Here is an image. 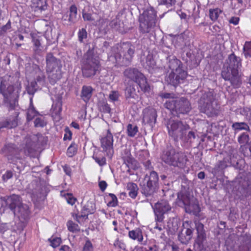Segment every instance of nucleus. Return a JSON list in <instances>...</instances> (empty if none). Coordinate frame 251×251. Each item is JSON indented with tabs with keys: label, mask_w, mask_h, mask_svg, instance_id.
Wrapping results in <instances>:
<instances>
[{
	"label": "nucleus",
	"mask_w": 251,
	"mask_h": 251,
	"mask_svg": "<svg viewBox=\"0 0 251 251\" xmlns=\"http://www.w3.org/2000/svg\"><path fill=\"white\" fill-rule=\"evenodd\" d=\"M195 138V133L194 131H189L187 134V133H185V135L184 136V138L181 139V140L186 141L187 142H191L192 139H194Z\"/></svg>",
	"instance_id": "obj_56"
},
{
	"label": "nucleus",
	"mask_w": 251,
	"mask_h": 251,
	"mask_svg": "<svg viewBox=\"0 0 251 251\" xmlns=\"http://www.w3.org/2000/svg\"><path fill=\"white\" fill-rule=\"evenodd\" d=\"M176 203L179 206L184 207L187 213H195L200 211L199 205L195 202L193 196L185 188L178 193Z\"/></svg>",
	"instance_id": "obj_6"
},
{
	"label": "nucleus",
	"mask_w": 251,
	"mask_h": 251,
	"mask_svg": "<svg viewBox=\"0 0 251 251\" xmlns=\"http://www.w3.org/2000/svg\"><path fill=\"white\" fill-rule=\"evenodd\" d=\"M230 163L228 158H224L222 160L219 161L213 169L212 173L216 175L222 173L223 170L226 168Z\"/></svg>",
	"instance_id": "obj_33"
},
{
	"label": "nucleus",
	"mask_w": 251,
	"mask_h": 251,
	"mask_svg": "<svg viewBox=\"0 0 251 251\" xmlns=\"http://www.w3.org/2000/svg\"><path fill=\"white\" fill-rule=\"evenodd\" d=\"M38 112L33 107L32 98H30V107L27 109L26 112V118L28 121L32 120L34 117L37 114Z\"/></svg>",
	"instance_id": "obj_46"
},
{
	"label": "nucleus",
	"mask_w": 251,
	"mask_h": 251,
	"mask_svg": "<svg viewBox=\"0 0 251 251\" xmlns=\"http://www.w3.org/2000/svg\"><path fill=\"white\" fill-rule=\"evenodd\" d=\"M99 60L92 56L87 57L84 61L82 72L84 77H90L94 76L100 68Z\"/></svg>",
	"instance_id": "obj_13"
},
{
	"label": "nucleus",
	"mask_w": 251,
	"mask_h": 251,
	"mask_svg": "<svg viewBox=\"0 0 251 251\" xmlns=\"http://www.w3.org/2000/svg\"><path fill=\"white\" fill-rule=\"evenodd\" d=\"M134 50V47L129 43H123L118 52L114 54L116 62L122 66L129 65L131 62Z\"/></svg>",
	"instance_id": "obj_10"
},
{
	"label": "nucleus",
	"mask_w": 251,
	"mask_h": 251,
	"mask_svg": "<svg viewBox=\"0 0 251 251\" xmlns=\"http://www.w3.org/2000/svg\"><path fill=\"white\" fill-rule=\"evenodd\" d=\"M19 205L16 209L17 213L13 214L14 216H17L19 218L24 220L27 219L29 217L30 214L28 206L23 204L22 202Z\"/></svg>",
	"instance_id": "obj_30"
},
{
	"label": "nucleus",
	"mask_w": 251,
	"mask_h": 251,
	"mask_svg": "<svg viewBox=\"0 0 251 251\" xmlns=\"http://www.w3.org/2000/svg\"><path fill=\"white\" fill-rule=\"evenodd\" d=\"M159 4L165 5L169 7L174 5L176 2V0H157Z\"/></svg>",
	"instance_id": "obj_61"
},
{
	"label": "nucleus",
	"mask_w": 251,
	"mask_h": 251,
	"mask_svg": "<svg viewBox=\"0 0 251 251\" xmlns=\"http://www.w3.org/2000/svg\"><path fill=\"white\" fill-rule=\"evenodd\" d=\"M5 207L10 209L13 214L17 213L16 209L22 202L20 197L17 195H12L3 198Z\"/></svg>",
	"instance_id": "obj_20"
},
{
	"label": "nucleus",
	"mask_w": 251,
	"mask_h": 251,
	"mask_svg": "<svg viewBox=\"0 0 251 251\" xmlns=\"http://www.w3.org/2000/svg\"><path fill=\"white\" fill-rule=\"evenodd\" d=\"M93 88L90 86H83L82 88L81 97L85 102L88 101L92 95Z\"/></svg>",
	"instance_id": "obj_40"
},
{
	"label": "nucleus",
	"mask_w": 251,
	"mask_h": 251,
	"mask_svg": "<svg viewBox=\"0 0 251 251\" xmlns=\"http://www.w3.org/2000/svg\"><path fill=\"white\" fill-rule=\"evenodd\" d=\"M222 12V11L217 8L215 9H209V17L213 21H216L219 16V15Z\"/></svg>",
	"instance_id": "obj_48"
},
{
	"label": "nucleus",
	"mask_w": 251,
	"mask_h": 251,
	"mask_svg": "<svg viewBox=\"0 0 251 251\" xmlns=\"http://www.w3.org/2000/svg\"><path fill=\"white\" fill-rule=\"evenodd\" d=\"M195 228L197 233V241L199 245L202 244L206 238L204 225L199 221H195Z\"/></svg>",
	"instance_id": "obj_29"
},
{
	"label": "nucleus",
	"mask_w": 251,
	"mask_h": 251,
	"mask_svg": "<svg viewBox=\"0 0 251 251\" xmlns=\"http://www.w3.org/2000/svg\"><path fill=\"white\" fill-rule=\"evenodd\" d=\"M82 209L86 212V213L89 214L94 213L95 211V209L93 206V204L91 202H87L85 205L83 206Z\"/></svg>",
	"instance_id": "obj_53"
},
{
	"label": "nucleus",
	"mask_w": 251,
	"mask_h": 251,
	"mask_svg": "<svg viewBox=\"0 0 251 251\" xmlns=\"http://www.w3.org/2000/svg\"><path fill=\"white\" fill-rule=\"evenodd\" d=\"M239 251H251V235L245 233L238 238Z\"/></svg>",
	"instance_id": "obj_23"
},
{
	"label": "nucleus",
	"mask_w": 251,
	"mask_h": 251,
	"mask_svg": "<svg viewBox=\"0 0 251 251\" xmlns=\"http://www.w3.org/2000/svg\"><path fill=\"white\" fill-rule=\"evenodd\" d=\"M244 53L245 56L251 57V41L246 42L243 48Z\"/></svg>",
	"instance_id": "obj_55"
},
{
	"label": "nucleus",
	"mask_w": 251,
	"mask_h": 251,
	"mask_svg": "<svg viewBox=\"0 0 251 251\" xmlns=\"http://www.w3.org/2000/svg\"><path fill=\"white\" fill-rule=\"evenodd\" d=\"M231 127L235 131L243 130L248 131L251 130L249 125L245 122H235L232 124Z\"/></svg>",
	"instance_id": "obj_41"
},
{
	"label": "nucleus",
	"mask_w": 251,
	"mask_h": 251,
	"mask_svg": "<svg viewBox=\"0 0 251 251\" xmlns=\"http://www.w3.org/2000/svg\"><path fill=\"white\" fill-rule=\"evenodd\" d=\"M109 196L110 198V201L108 202L107 206H112L115 207L118 204V200L116 196L112 193L109 194Z\"/></svg>",
	"instance_id": "obj_57"
},
{
	"label": "nucleus",
	"mask_w": 251,
	"mask_h": 251,
	"mask_svg": "<svg viewBox=\"0 0 251 251\" xmlns=\"http://www.w3.org/2000/svg\"><path fill=\"white\" fill-rule=\"evenodd\" d=\"M248 145H241L239 148V151L243 154L244 156H249V152L248 151L249 148Z\"/></svg>",
	"instance_id": "obj_63"
},
{
	"label": "nucleus",
	"mask_w": 251,
	"mask_h": 251,
	"mask_svg": "<svg viewBox=\"0 0 251 251\" xmlns=\"http://www.w3.org/2000/svg\"><path fill=\"white\" fill-rule=\"evenodd\" d=\"M1 151L3 153L7 156L9 163L16 164L18 161H20L19 157V150L14 144H9L5 145Z\"/></svg>",
	"instance_id": "obj_17"
},
{
	"label": "nucleus",
	"mask_w": 251,
	"mask_h": 251,
	"mask_svg": "<svg viewBox=\"0 0 251 251\" xmlns=\"http://www.w3.org/2000/svg\"><path fill=\"white\" fill-rule=\"evenodd\" d=\"M168 66L175 72L186 71L182 63L174 56H170L168 58Z\"/></svg>",
	"instance_id": "obj_26"
},
{
	"label": "nucleus",
	"mask_w": 251,
	"mask_h": 251,
	"mask_svg": "<svg viewBox=\"0 0 251 251\" xmlns=\"http://www.w3.org/2000/svg\"><path fill=\"white\" fill-rule=\"evenodd\" d=\"M123 22L117 17L113 19L109 24V25L112 28L120 32H122L123 30Z\"/></svg>",
	"instance_id": "obj_44"
},
{
	"label": "nucleus",
	"mask_w": 251,
	"mask_h": 251,
	"mask_svg": "<svg viewBox=\"0 0 251 251\" xmlns=\"http://www.w3.org/2000/svg\"><path fill=\"white\" fill-rule=\"evenodd\" d=\"M49 240L50 241V245L53 248H56L58 247L61 242V239L60 238L56 237L52 239H49Z\"/></svg>",
	"instance_id": "obj_64"
},
{
	"label": "nucleus",
	"mask_w": 251,
	"mask_h": 251,
	"mask_svg": "<svg viewBox=\"0 0 251 251\" xmlns=\"http://www.w3.org/2000/svg\"><path fill=\"white\" fill-rule=\"evenodd\" d=\"M250 138L246 132L242 133L238 137V142L240 145H248L249 146Z\"/></svg>",
	"instance_id": "obj_47"
},
{
	"label": "nucleus",
	"mask_w": 251,
	"mask_h": 251,
	"mask_svg": "<svg viewBox=\"0 0 251 251\" xmlns=\"http://www.w3.org/2000/svg\"><path fill=\"white\" fill-rule=\"evenodd\" d=\"M161 158L162 161L168 165L179 168L184 167L188 160L186 155L184 153L176 151L172 148L165 151L163 152Z\"/></svg>",
	"instance_id": "obj_4"
},
{
	"label": "nucleus",
	"mask_w": 251,
	"mask_h": 251,
	"mask_svg": "<svg viewBox=\"0 0 251 251\" xmlns=\"http://www.w3.org/2000/svg\"><path fill=\"white\" fill-rule=\"evenodd\" d=\"M31 42L33 44V51L34 55H40L42 53L43 47L41 42L43 37L36 33H30Z\"/></svg>",
	"instance_id": "obj_24"
},
{
	"label": "nucleus",
	"mask_w": 251,
	"mask_h": 251,
	"mask_svg": "<svg viewBox=\"0 0 251 251\" xmlns=\"http://www.w3.org/2000/svg\"><path fill=\"white\" fill-rule=\"evenodd\" d=\"M35 80L34 81H36L37 84L39 83V85L43 86L45 84L46 79L44 72L38 66L35 68Z\"/></svg>",
	"instance_id": "obj_35"
},
{
	"label": "nucleus",
	"mask_w": 251,
	"mask_h": 251,
	"mask_svg": "<svg viewBox=\"0 0 251 251\" xmlns=\"http://www.w3.org/2000/svg\"><path fill=\"white\" fill-rule=\"evenodd\" d=\"M221 76L225 80L229 81L231 85L234 88L239 87L242 83L241 77L238 70L223 66Z\"/></svg>",
	"instance_id": "obj_14"
},
{
	"label": "nucleus",
	"mask_w": 251,
	"mask_h": 251,
	"mask_svg": "<svg viewBox=\"0 0 251 251\" xmlns=\"http://www.w3.org/2000/svg\"><path fill=\"white\" fill-rule=\"evenodd\" d=\"M82 17L84 21L92 22L95 20V18L92 14L84 11L82 12Z\"/></svg>",
	"instance_id": "obj_62"
},
{
	"label": "nucleus",
	"mask_w": 251,
	"mask_h": 251,
	"mask_svg": "<svg viewBox=\"0 0 251 251\" xmlns=\"http://www.w3.org/2000/svg\"><path fill=\"white\" fill-rule=\"evenodd\" d=\"M87 37V32L86 29L84 28H82L79 29L78 32V40L81 43L83 42V40L86 39Z\"/></svg>",
	"instance_id": "obj_58"
},
{
	"label": "nucleus",
	"mask_w": 251,
	"mask_h": 251,
	"mask_svg": "<svg viewBox=\"0 0 251 251\" xmlns=\"http://www.w3.org/2000/svg\"><path fill=\"white\" fill-rule=\"evenodd\" d=\"M164 105L174 115L188 114L192 108L189 100L185 97L167 100Z\"/></svg>",
	"instance_id": "obj_5"
},
{
	"label": "nucleus",
	"mask_w": 251,
	"mask_h": 251,
	"mask_svg": "<svg viewBox=\"0 0 251 251\" xmlns=\"http://www.w3.org/2000/svg\"><path fill=\"white\" fill-rule=\"evenodd\" d=\"M89 214L86 213V212L82 209L81 211V214L78 215V214H73V217L74 219H75L78 223H80L79 220L80 218H82L85 219H88V215Z\"/></svg>",
	"instance_id": "obj_59"
},
{
	"label": "nucleus",
	"mask_w": 251,
	"mask_h": 251,
	"mask_svg": "<svg viewBox=\"0 0 251 251\" xmlns=\"http://www.w3.org/2000/svg\"><path fill=\"white\" fill-rule=\"evenodd\" d=\"M156 11L152 7L143 9L138 18L140 31L142 33H148L153 31L156 25Z\"/></svg>",
	"instance_id": "obj_2"
},
{
	"label": "nucleus",
	"mask_w": 251,
	"mask_h": 251,
	"mask_svg": "<svg viewBox=\"0 0 251 251\" xmlns=\"http://www.w3.org/2000/svg\"><path fill=\"white\" fill-rule=\"evenodd\" d=\"M48 141L47 137L41 134H33L25 138V145L24 148L25 153L27 155L34 152L40 146L46 145Z\"/></svg>",
	"instance_id": "obj_11"
},
{
	"label": "nucleus",
	"mask_w": 251,
	"mask_h": 251,
	"mask_svg": "<svg viewBox=\"0 0 251 251\" xmlns=\"http://www.w3.org/2000/svg\"><path fill=\"white\" fill-rule=\"evenodd\" d=\"M123 74L125 77L137 83L144 92H149L150 86L147 82V79L138 69L128 68L124 71Z\"/></svg>",
	"instance_id": "obj_9"
},
{
	"label": "nucleus",
	"mask_w": 251,
	"mask_h": 251,
	"mask_svg": "<svg viewBox=\"0 0 251 251\" xmlns=\"http://www.w3.org/2000/svg\"><path fill=\"white\" fill-rule=\"evenodd\" d=\"M187 75V71L175 72L172 71L165 77V81L168 84L174 87H176L183 82Z\"/></svg>",
	"instance_id": "obj_16"
},
{
	"label": "nucleus",
	"mask_w": 251,
	"mask_h": 251,
	"mask_svg": "<svg viewBox=\"0 0 251 251\" xmlns=\"http://www.w3.org/2000/svg\"><path fill=\"white\" fill-rule=\"evenodd\" d=\"M127 190L128 191L129 196L133 199L136 198L138 194V188L136 184L129 182L126 185Z\"/></svg>",
	"instance_id": "obj_42"
},
{
	"label": "nucleus",
	"mask_w": 251,
	"mask_h": 251,
	"mask_svg": "<svg viewBox=\"0 0 251 251\" xmlns=\"http://www.w3.org/2000/svg\"><path fill=\"white\" fill-rule=\"evenodd\" d=\"M19 74L5 75L0 78V94L3 97V102L9 110L14 109L18 104L21 83Z\"/></svg>",
	"instance_id": "obj_1"
},
{
	"label": "nucleus",
	"mask_w": 251,
	"mask_h": 251,
	"mask_svg": "<svg viewBox=\"0 0 251 251\" xmlns=\"http://www.w3.org/2000/svg\"><path fill=\"white\" fill-rule=\"evenodd\" d=\"M67 226L68 230L71 232H76L80 230L78 225L74 223L72 221H69L67 222Z\"/></svg>",
	"instance_id": "obj_51"
},
{
	"label": "nucleus",
	"mask_w": 251,
	"mask_h": 251,
	"mask_svg": "<svg viewBox=\"0 0 251 251\" xmlns=\"http://www.w3.org/2000/svg\"><path fill=\"white\" fill-rule=\"evenodd\" d=\"M125 98L128 102L135 103V100L138 99V96L136 93V90L133 85H129L125 89Z\"/></svg>",
	"instance_id": "obj_31"
},
{
	"label": "nucleus",
	"mask_w": 251,
	"mask_h": 251,
	"mask_svg": "<svg viewBox=\"0 0 251 251\" xmlns=\"http://www.w3.org/2000/svg\"><path fill=\"white\" fill-rule=\"evenodd\" d=\"M46 72H50L54 69H61L62 65L59 59L55 57L51 53H47L46 57Z\"/></svg>",
	"instance_id": "obj_22"
},
{
	"label": "nucleus",
	"mask_w": 251,
	"mask_h": 251,
	"mask_svg": "<svg viewBox=\"0 0 251 251\" xmlns=\"http://www.w3.org/2000/svg\"><path fill=\"white\" fill-rule=\"evenodd\" d=\"M34 125L36 127H43L47 125V122L44 118H37L34 121Z\"/></svg>",
	"instance_id": "obj_60"
},
{
	"label": "nucleus",
	"mask_w": 251,
	"mask_h": 251,
	"mask_svg": "<svg viewBox=\"0 0 251 251\" xmlns=\"http://www.w3.org/2000/svg\"><path fill=\"white\" fill-rule=\"evenodd\" d=\"M168 134L175 141L184 138L190 128L189 125L179 120L170 119L167 123Z\"/></svg>",
	"instance_id": "obj_7"
},
{
	"label": "nucleus",
	"mask_w": 251,
	"mask_h": 251,
	"mask_svg": "<svg viewBox=\"0 0 251 251\" xmlns=\"http://www.w3.org/2000/svg\"><path fill=\"white\" fill-rule=\"evenodd\" d=\"M30 189L32 194L39 199H43L46 196L44 189L41 187L40 184L36 180H33L29 185Z\"/></svg>",
	"instance_id": "obj_27"
},
{
	"label": "nucleus",
	"mask_w": 251,
	"mask_h": 251,
	"mask_svg": "<svg viewBox=\"0 0 251 251\" xmlns=\"http://www.w3.org/2000/svg\"><path fill=\"white\" fill-rule=\"evenodd\" d=\"M141 62L145 68H148L149 69L154 68L156 64L152 54L150 53L145 57L142 58Z\"/></svg>",
	"instance_id": "obj_37"
},
{
	"label": "nucleus",
	"mask_w": 251,
	"mask_h": 251,
	"mask_svg": "<svg viewBox=\"0 0 251 251\" xmlns=\"http://www.w3.org/2000/svg\"><path fill=\"white\" fill-rule=\"evenodd\" d=\"M176 41L180 46H186L189 42V37L188 33L184 32L182 34L178 35L176 37Z\"/></svg>",
	"instance_id": "obj_43"
},
{
	"label": "nucleus",
	"mask_w": 251,
	"mask_h": 251,
	"mask_svg": "<svg viewBox=\"0 0 251 251\" xmlns=\"http://www.w3.org/2000/svg\"><path fill=\"white\" fill-rule=\"evenodd\" d=\"M128 235L130 238L134 240H137L139 242H142L143 240L142 231L139 228H136L135 229L129 231Z\"/></svg>",
	"instance_id": "obj_38"
},
{
	"label": "nucleus",
	"mask_w": 251,
	"mask_h": 251,
	"mask_svg": "<svg viewBox=\"0 0 251 251\" xmlns=\"http://www.w3.org/2000/svg\"><path fill=\"white\" fill-rule=\"evenodd\" d=\"M50 83L53 84L62 77L61 69H54L50 72H47Z\"/></svg>",
	"instance_id": "obj_36"
},
{
	"label": "nucleus",
	"mask_w": 251,
	"mask_h": 251,
	"mask_svg": "<svg viewBox=\"0 0 251 251\" xmlns=\"http://www.w3.org/2000/svg\"><path fill=\"white\" fill-rule=\"evenodd\" d=\"M180 224V220L177 218L170 219L167 225L168 231L170 234L174 235L178 229Z\"/></svg>",
	"instance_id": "obj_32"
},
{
	"label": "nucleus",
	"mask_w": 251,
	"mask_h": 251,
	"mask_svg": "<svg viewBox=\"0 0 251 251\" xmlns=\"http://www.w3.org/2000/svg\"><path fill=\"white\" fill-rule=\"evenodd\" d=\"M101 147L108 155L111 156L113 152V137L109 129L107 130L106 135L100 139Z\"/></svg>",
	"instance_id": "obj_19"
},
{
	"label": "nucleus",
	"mask_w": 251,
	"mask_h": 251,
	"mask_svg": "<svg viewBox=\"0 0 251 251\" xmlns=\"http://www.w3.org/2000/svg\"><path fill=\"white\" fill-rule=\"evenodd\" d=\"M199 107L201 111L208 116L218 114L219 106L215 100L213 91L208 90L202 93L200 100Z\"/></svg>",
	"instance_id": "obj_3"
},
{
	"label": "nucleus",
	"mask_w": 251,
	"mask_h": 251,
	"mask_svg": "<svg viewBox=\"0 0 251 251\" xmlns=\"http://www.w3.org/2000/svg\"><path fill=\"white\" fill-rule=\"evenodd\" d=\"M138 131V128L136 125L128 124L127 126V134L128 136L134 137Z\"/></svg>",
	"instance_id": "obj_49"
},
{
	"label": "nucleus",
	"mask_w": 251,
	"mask_h": 251,
	"mask_svg": "<svg viewBox=\"0 0 251 251\" xmlns=\"http://www.w3.org/2000/svg\"><path fill=\"white\" fill-rule=\"evenodd\" d=\"M223 66L239 71L242 66V60L232 53L228 56Z\"/></svg>",
	"instance_id": "obj_21"
},
{
	"label": "nucleus",
	"mask_w": 251,
	"mask_h": 251,
	"mask_svg": "<svg viewBox=\"0 0 251 251\" xmlns=\"http://www.w3.org/2000/svg\"><path fill=\"white\" fill-rule=\"evenodd\" d=\"M157 112L155 109L151 108L144 112L143 122L153 126L156 123Z\"/></svg>",
	"instance_id": "obj_28"
},
{
	"label": "nucleus",
	"mask_w": 251,
	"mask_h": 251,
	"mask_svg": "<svg viewBox=\"0 0 251 251\" xmlns=\"http://www.w3.org/2000/svg\"><path fill=\"white\" fill-rule=\"evenodd\" d=\"M37 84L36 81H32L30 85L27 86L26 91L28 94L33 95L38 89Z\"/></svg>",
	"instance_id": "obj_52"
},
{
	"label": "nucleus",
	"mask_w": 251,
	"mask_h": 251,
	"mask_svg": "<svg viewBox=\"0 0 251 251\" xmlns=\"http://www.w3.org/2000/svg\"><path fill=\"white\" fill-rule=\"evenodd\" d=\"M235 189L239 194L237 195L247 197L251 194V174L241 172L235 180Z\"/></svg>",
	"instance_id": "obj_8"
},
{
	"label": "nucleus",
	"mask_w": 251,
	"mask_h": 251,
	"mask_svg": "<svg viewBox=\"0 0 251 251\" xmlns=\"http://www.w3.org/2000/svg\"><path fill=\"white\" fill-rule=\"evenodd\" d=\"M99 108L101 112L105 113H110L111 108L109 105L105 101H101L99 104Z\"/></svg>",
	"instance_id": "obj_50"
},
{
	"label": "nucleus",
	"mask_w": 251,
	"mask_h": 251,
	"mask_svg": "<svg viewBox=\"0 0 251 251\" xmlns=\"http://www.w3.org/2000/svg\"><path fill=\"white\" fill-rule=\"evenodd\" d=\"M18 115L16 114V116L10 118L5 121L0 122V129L3 127L8 128L15 127L18 125Z\"/></svg>",
	"instance_id": "obj_34"
},
{
	"label": "nucleus",
	"mask_w": 251,
	"mask_h": 251,
	"mask_svg": "<svg viewBox=\"0 0 251 251\" xmlns=\"http://www.w3.org/2000/svg\"><path fill=\"white\" fill-rule=\"evenodd\" d=\"M78 19L77 7L75 5H72L69 11L62 16V20L69 22L70 24L75 23Z\"/></svg>",
	"instance_id": "obj_25"
},
{
	"label": "nucleus",
	"mask_w": 251,
	"mask_h": 251,
	"mask_svg": "<svg viewBox=\"0 0 251 251\" xmlns=\"http://www.w3.org/2000/svg\"><path fill=\"white\" fill-rule=\"evenodd\" d=\"M32 7L35 11H45L47 9V0H32Z\"/></svg>",
	"instance_id": "obj_39"
},
{
	"label": "nucleus",
	"mask_w": 251,
	"mask_h": 251,
	"mask_svg": "<svg viewBox=\"0 0 251 251\" xmlns=\"http://www.w3.org/2000/svg\"><path fill=\"white\" fill-rule=\"evenodd\" d=\"M171 207L168 201H161L154 205V211L156 220L158 222H162L164 218V214L171 210Z\"/></svg>",
	"instance_id": "obj_18"
},
{
	"label": "nucleus",
	"mask_w": 251,
	"mask_h": 251,
	"mask_svg": "<svg viewBox=\"0 0 251 251\" xmlns=\"http://www.w3.org/2000/svg\"><path fill=\"white\" fill-rule=\"evenodd\" d=\"M126 166L128 168L127 171L129 172L130 169L135 170L138 168V163L136 160L132 156L124 160Z\"/></svg>",
	"instance_id": "obj_45"
},
{
	"label": "nucleus",
	"mask_w": 251,
	"mask_h": 251,
	"mask_svg": "<svg viewBox=\"0 0 251 251\" xmlns=\"http://www.w3.org/2000/svg\"><path fill=\"white\" fill-rule=\"evenodd\" d=\"M77 151V145L73 143L69 147L67 150V154L69 157L73 156L76 152Z\"/></svg>",
	"instance_id": "obj_54"
},
{
	"label": "nucleus",
	"mask_w": 251,
	"mask_h": 251,
	"mask_svg": "<svg viewBox=\"0 0 251 251\" xmlns=\"http://www.w3.org/2000/svg\"><path fill=\"white\" fill-rule=\"evenodd\" d=\"M191 221H185L182 224L181 231L178 234V240L182 244L187 245L193 236L194 228Z\"/></svg>",
	"instance_id": "obj_15"
},
{
	"label": "nucleus",
	"mask_w": 251,
	"mask_h": 251,
	"mask_svg": "<svg viewBox=\"0 0 251 251\" xmlns=\"http://www.w3.org/2000/svg\"><path fill=\"white\" fill-rule=\"evenodd\" d=\"M158 179L155 171L151 172L149 176L146 175L142 185V193L146 197L152 195L158 188Z\"/></svg>",
	"instance_id": "obj_12"
}]
</instances>
